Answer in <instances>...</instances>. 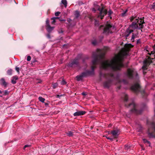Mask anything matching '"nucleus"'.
<instances>
[{"instance_id": "a211bd4d", "label": "nucleus", "mask_w": 155, "mask_h": 155, "mask_svg": "<svg viewBox=\"0 0 155 155\" xmlns=\"http://www.w3.org/2000/svg\"><path fill=\"white\" fill-rule=\"evenodd\" d=\"M123 97H124V101H127L128 100V96L125 93H124L123 95Z\"/></svg>"}, {"instance_id": "603ef678", "label": "nucleus", "mask_w": 155, "mask_h": 155, "mask_svg": "<svg viewBox=\"0 0 155 155\" xmlns=\"http://www.w3.org/2000/svg\"><path fill=\"white\" fill-rule=\"evenodd\" d=\"M119 82L120 83V81H119Z\"/></svg>"}, {"instance_id": "c85d7f7f", "label": "nucleus", "mask_w": 155, "mask_h": 155, "mask_svg": "<svg viewBox=\"0 0 155 155\" xmlns=\"http://www.w3.org/2000/svg\"><path fill=\"white\" fill-rule=\"evenodd\" d=\"M92 44L94 45H96L97 44V41L96 40H94L92 41Z\"/></svg>"}, {"instance_id": "1a4fd4ad", "label": "nucleus", "mask_w": 155, "mask_h": 155, "mask_svg": "<svg viewBox=\"0 0 155 155\" xmlns=\"http://www.w3.org/2000/svg\"><path fill=\"white\" fill-rule=\"evenodd\" d=\"M114 29V28L110 24L107 25L104 29V33L105 34H109L112 32V30Z\"/></svg>"}, {"instance_id": "4468645a", "label": "nucleus", "mask_w": 155, "mask_h": 155, "mask_svg": "<svg viewBox=\"0 0 155 155\" xmlns=\"http://www.w3.org/2000/svg\"><path fill=\"white\" fill-rule=\"evenodd\" d=\"M18 79V77L17 76H15L12 78L11 82L13 84H15L16 83V81Z\"/></svg>"}, {"instance_id": "37998d69", "label": "nucleus", "mask_w": 155, "mask_h": 155, "mask_svg": "<svg viewBox=\"0 0 155 155\" xmlns=\"http://www.w3.org/2000/svg\"><path fill=\"white\" fill-rule=\"evenodd\" d=\"M110 76L111 77H113V74H110Z\"/></svg>"}, {"instance_id": "72a5a7b5", "label": "nucleus", "mask_w": 155, "mask_h": 155, "mask_svg": "<svg viewBox=\"0 0 155 155\" xmlns=\"http://www.w3.org/2000/svg\"><path fill=\"white\" fill-rule=\"evenodd\" d=\"M31 60V57L30 56H28L27 57V60L28 61H30Z\"/></svg>"}, {"instance_id": "9b49d317", "label": "nucleus", "mask_w": 155, "mask_h": 155, "mask_svg": "<svg viewBox=\"0 0 155 155\" xmlns=\"http://www.w3.org/2000/svg\"><path fill=\"white\" fill-rule=\"evenodd\" d=\"M110 134L112 135L114 138H117L120 134L119 130L117 129L112 131Z\"/></svg>"}, {"instance_id": "8fccbe9b", "label": "nucleus", "mask_w": 155, "mask_h": 155, "mask_svg": "<svg viewBox=\"0 0 155 155\" xmlns=\"http://www.w3.org/2000/svg\"><path fill=\"white\" fill-rule=\"evenodd\" d=\"M120 86H119L118 87V88L119 89H120Z\"/></svg>"}, {"instance_id": "c03bdc74", "label": "nucleus", "mask_w": 155, "mask_h": 155, "mask_svg": "<svg viewBox=\"0 0 155 155\" xmlns=\"http://www.w3.org/2000/svg\"><path fill=\"white\" fill-rule=\"evenodd\" d=\"M123 82H124V83H125V84H126V83H127V82H125V80H123Z\"/></svg>"}, {"instance_id": "4c0bfd02", "label": "nucleus", "mask_w": 155, "mask_h": 155, "mask_svg": "<svg viewBox=\"0 0 155 155\" xmlns=\"http://www.w3.org/2000/svg\"><path fill=\"white\" fill-rule=\"evenodd\" d=\"M48 25H49V21L48 19H47L46 21V26H47Z\"/></svg>"}, {"instance_id": "20e7f679", "label": "nucleus", "mask_w": 155, "mask_h": 155, "mask_svg": "<svg viewBox=\"0 0 155 155\" xmlns=\"http://www.w3.org/2000/svg\"><path fill=\"white\" fill-rule=\"evenodd\" d=\"M147 124L149 125L147 133L150 137H155V124L153 122H150L147 120Z\"/></svg>"}, {"instance_id": "2eb2a0df", "label": "nucleus", "mask_w": 155, "mask_h": 155, "mask_svg": "<svg viewBox=\"0 0 155 155\" xmlns=\"http://www.w3.org/2000/svg\"><path fill=\"white\" fill-rule=\"evenodd\" d=\"M48 32H51L54 28V27H51L50 25H48L47 26H46Z\"/></svg>"}, {"instance_id": "3c124183", "label": "nucleus", "mask_w": 155, "mask_h": 155, "mask_svg": "<svg viewBox=\"0 0 155 155\" xmlns=\"http://www.w3.org/2000/svg\"><path fill=\"white\" fill-rule=\"evenodd\" d=\"M0 97H2V96L1 95H0Z\"/></svg>"}, {"instance_id": "412c9836", "label": "nucleus", "mask_w": 155, "mask_h": 155, "mask_svg": "<svg viewBox=\"0 0 155 155\" xmlns=\"http://www.w3.org/2000/svg\"><path fill=\"white\" fill-rule=\"evenodd\" d=\"M8 74L9 75H11L12 74V70L11 69L8 70L7 71Z\"/></svg>"}, {"instance_id": "f3484780", "label": "nucleus", "mask_w": 155, "mask_h": 155, "mask_svg": "<svg viewBox=\"0 0 155 155\" xmlns=\"http://www.w3.org/2000/svg\"><path fill=\"white\" fill-rule=\"evenodd\" d=\"M143 142L144 143L146 144L148 146H150V143L149 141H148L147 140L145 139H143Z\"/></svg>"}, {"instance_id": "7ed1b4c3", "label": "nucleus", "mask_w": 155, "mask_h": 155, "mask_svg": "<svg viewBox=\"0 0 155 155\" xmlns=\"http://www.w3.org/2000/svg\"><path fill=\"white\" fill-rule=\"evenodd\" d=\"M153 51L151 52V54L154 55V58H152V56L147 57V58L144 61L143 65L142 67L143 71V73L145 74L146 73L145 71L147 69L148 67L150 64L155 60V45L153 47Z\"/></svg>"}, {"instance_id": "ddd939ff", "label": "nucleus", "mask_w": 155, "mask_h": 155, "mask_svg": "<svg viewBox=\"0 0 155 155\" xmlns=\"http://www.w3.org/2000/svg\"><path fill=\"white\" fill-rule=\"evenodd\" d=\"M111 81L110 80L106 81L104 82L103 84L104 86L105 87H108L110 84Z\"/></svg>"}, {"instance_id": "79ce46f5", "label": "nucleus", "mask_w": 155, "mask_h": 155, "mask_svg": "<svg viewBox=\"0 0 155 155\" xmlns=\"http://www.w3.org/2000/svg\"><path fill=\"white\" fill-rule=\"evenodd\" d=\"M82 94L83 95H87L86 93L84 92H82Z\"/></svg>"}, {"instance_id": "c9c22d12", "label": "nucleus", "mask_w": 155, "mask_h": 155, "mask_svg": "<svg viewBox=\"0 0 155 155\" xmlns=\"http://www.w3.org/2000/svg\"><path fill=\"white\" fill-rule=\"evenodd\" d=\"M106 138H107V139L108 140H110L111 141H112L113 140V139L114 138L113 137L111 138V137H106Z\"/></svg>"}, {"instance_id": "f03ea898", "label": "nucleus", "mask_w": 155, "mask_h": 155, "mask_svg": "<svg viewBox=\"0 0 155 155\" xmlns=\"http://www.w3.org/2000/svg\"><path fill=\"white\" fill-rule=\"evenodd\" d=\"M130 21L132 22V23L130 25L127 30L128 35L133 32V29H141L143 28V24L144 22L142 19H139L138 17L136 16H132L130 18Z\"/></svg>"}, {"instance_id": "dca6fc26", "label": "nucleus", "mask_w": 155, "mask_h": 155, "mask_svg": "<svg viewBox=\"0 0 155 155\" xmlns=\"http://www.w3.org/2000/svg\"><path fill=\"white\" fill-rule=\"evenodd\" d=\"M1 81L2 83V84L5 87H6L7 85V83L5 81V79L4 78H2L1 80Z\"/></svg>"}, {"instance_id": "f704fd0d", "label": "nucleus", "mask_w": 155, "mask_h": 155, "mask_svg": "<svg viewBox=\"0 0 155 155\" xmlns=\"http://www.w3.org/2000/svg\"><path fill=\"white\" fill-rule=\"evenodd\" d=\"M66 83V82L64 80H63L61 82V84L62 85L65 84Z\"/></svg>"}, {"instance_id": "393cba45", "label": "nucleus", "mask_w": 155, "mask_h": 155, "mask_svg": "<svg viewBox=\"0 0 155 155\" xmlns=\"http://www.w3.org/2000/svg\"><path fill=\"white\" fill-rule=\"evenodd\" d=\"M135 36L136 35H134V33H133L131 39V40L132 42L134 41V39L135 38Z\"/></svg>"}, {"instance_id": "473e14b6", "label": "nucleus", "mask_w": 155, "mask_h": 155, "mask_svg": "<svg viewBox=\"0 0 155 155\" xmlns=\"http://www.w3.org/2000/svg\"><path fill=\"white\" fill-rule=\"evenodd\" d=\"M112 12L111 10H109V11L108 12V14L109 16H110L112 13Z\"/></svg>"}, {"instance_id": "423d86ee", "label": "nucleus", "mask_w": 155, "mask_h": 155, "mask_svg": "<svg viewBox=\"0 0 155 155\" xmlns=\"http://www.w3.org/2000/svg\"><path fill=\"white\" fill-rule=\"evenodd\" d=\"M126 106H127V107H130L132 108V109L131 110V111L132 112L137 114H140L142 112V110H138L137 109V107L136 104L134 102H132L128 106L126 104H125Z\"/></svg>"}, {"instance_id": "a18cd8bd", "label": "nucleus", "mask_w": 155, "mask_h": 155, "mask_svg": "<svg viewBox=\"0 0 155 155\" xmlns=\"http://www.w3.org/2000/svg\"><path fill=\"white\" fill-rule=\"evenodd\" d=\"M3 92V91H0V94H2Z\"/></svg>"}, {"instance_id": "09e8293b", "label": "nucleus", "mask_w": 155, "mask_h": 155, "mask_svg": "<svg viewBox=\"0 0 155 155\" xmlns=\"http://www.w3.org/2000/svg\"><path fill=\"white\" fill-rule=\"evenodd\" d=\"M57 96L58 97H59L60 96V95H57Z\"/></svg>"}, {"instance_id": "b1692460", "label": "nucleus", "mask_w": 155, "mask_h": 155, "mask_svg": "<svg viewBox=\"0 0 155 155\" xmlns=\"http://www.w3.org/2000/svg\"><path fill=\"white\" fill-rule=\"evenodd\" d=\"M67 134L69 137H71L73 135V133L71 131H69Z\"/></svg>"}, {"instance_id": "49530a36", "label": "nucleus", "mask_w": 155, "mask_h": 155, "mask_svg": "<svg viewBox=\"0 0 155 155\" xmlns=\"http://www.w3.org/2000/svg\"><path fill=\"white\" fill-rule=\"evenodd\" d=\"M45 105H48V103H45Z\"/></svg>"}, {"instance_id": "e433bc0d", "label": "nucleus", "mask_w": 155, "mask_h": 155, "mask_svg": "<svg viewBox=\"0 0 155 155\" xmlns=\"http://www.w3.org/2000/svg\"><path fill=\"white\" fill-rule=\"evenodd\" d=\"M15 70L18 74L19 73V68L16 67L15 68Z\"/></svg>"}, {"instance_id": "7c9ffc66", "label": "nucleus", "mask_w": 155, "mask_h": 155, "mask_svg": "<svg viewBox=\"0 0 155 155\" xmlns=\"http://www.w3.org/2000/svg\"><path fill=\"white\" fill-rule=\"evenodd\" d=\"M127 11L126 10L123 13H122L121 14V15L122 16L124 17L126 16V14L127 12Z\"/></svg>"}, {"instance_id": "2f4dec72", "label": "nucleus", "mask_w": 155, "mask_h": 155, "mask_svg": "<svg viewBox=\"0 0 155 155\" xmlns=\"http://www.w3.org/2000/svg\"><path fill=\"white\" fill-rule=\"evenodd\" d=\"M60 14V12H57L55 13V15L56 16H58Z\"/></svg>"}, {"instance_id": "0eeeda50", "label": "nucleus", "mask_w": 155, "mask_h": 155, "mask_svg": "<svg viewBox=\"0 0 155 155\" xmlns=\"http://www.w3.org/2000/svg\"><path fill=\"white\" fill-rule=\"evenodd\" d=\"M104 7L101 4V7H99L98 8V10L100 11V14L98 16V17H100L101 19H102L104 17L105 15L107 12V10L104 9Z\"/></svg>"}, {"instance_id": "cd10ccee", "label": "nucleus", "mask_w": 155, "mask_h": 155, "mask_svg": "<svg viewBox=\"0 0 155 155\" xmlns=\"http://www.w3.org/2000/svg\"><path fill=\"white\" fill-rule=\"evenodd\" d=\"M141 94H142V95H143V96H146L147 95V94L145 93V92L144 91H142L140 92Z\"/></svg>"}, {"instance_id": "58836bf2", "label": "nucleus", "mask_w": 155, "mask_h": 155, "mask_svg": "<svg viewBox=\"0 0 155 155\" xmlns=\"http://www.w3.org/2000/svg\"><path fill=\"white\" fill-rule=\"evenodd\" d=\"M100 77H102V76H103L104 77H106V75L105 74L103 75L101 72L100 73Z\"/></svg>"}, {"instance_id": "4be33fe9", "label": "nucleus", "mask_w": 155, "mask_h": 155, "mask_svg": "<svg viewBox=\"0 0 155 155\" xmlns=\"http://www.w3.org/2000/svg\"><path fill=\"white\" fill-rule=\"evenodd\" d=\"M58 17H54L52 18H51V19L53 20L52 22V24H54L55 22V19H58Z\"/></svg>"}, {"instance_id": "a19ab883", "label": "nucleus", "mask_w": 155, "mask_h": 155, "mask_svg": "<svg viewBox=\"0 0 155 155\" xmlns=\"http://www.w3.org/2000/svg\"><path fill=\"white\" fill-rule=\"evenodd\" d=\"M67 21L69 23H70L71 21V20L70 19V18H68V19H67Z\"/></svg>"}, {"instance_id": "aec40b11", "label": "nucleus", "mask_w": 155, "mask_h": 155, "mask_svg": "<svg viewBox=\"0 0 155 155\" xmlns=\"http://www.w3.org/2000/svg\"><path fill=\"white\" fill-rule=\"evenodd\" d=\"M38 99L39 101L43 103H44L45 101V100L44 98H43L41 97H39L38 98Z\"/></svg>"}, {"instance_id": "9d476101", "label": "nucleus", "mask_w": 155, "mask_h": 155, "mask_svg": "<svg viewBox=\"0 0 155 155\" xmlns=\"http://www.w3.org/2000/svg\"><path fill=\"white\" fill-rule=\"evenodd\" d=\"M131 89L135 93H137L140 91V86L138 83H137L131 87Z\"/></svg>"}, {"instance_id": "f8f14e48", "label": "nucleus", "mask_w": 155, "mask_h": 155, "mask_svg": "<svg viewBox=\"0 0 155 155\" xmlns=\"http://www.w3.org/2000/svg\"><path fill=\"white\" fill-rule=\"evenodd\" d=\"M86 113V112L84 111H78L74 114V115L75 116H79L83 115Z\"/></svg>"}, {"instance_id": "39448f33", "label": "nucleus", "mask_w": 155, "mask_h": 155, "mask_svg": "<svg viewBox=\"0 0 155 155\" xmlns=\"http://www.w3.org/2000/svg\"><path fill=\"white\" fill-rule=\"evenodd\" d=\"M126 75L128 78L132 79L134 78H137L138 74L136 71L134 69L129 68L126 73Z\"/></svg>"}, {"instance_id": "6ab92c4d", "label": "nucleus", "mask_w": 155, "mask_h": 155, "mask_svg": "<svg viewBox=\"0 0 155 155\" xmlns=\"http://www.w3.org/2000/svg\"><path fill=\"white\" fill-rule=\"evenodd\" d=\"M61 3L64 5L65 8L67 7V2L66 0H62Z\"/></svg>"}, {"instance_id": "de8ad7c7", "label": "nucleus", "mask_w": 155, "mask_h": 155, "mask_svg": "<svg viewBox=\"0 0 155 155\" xmlns=\"http://www.w3.org/2000/svg\"><path fill=\"white\" fill-rule=\"evenodd\" d=\"M154 117L155 118V109H154Z\"/></svg>"}, {"instance_id": "bb28decb", "label": "nucleus", "mask_w": 155, "mask_h": 155, "mask_svg": "<svg viewBox=\"0 0 155 155\" xmlns=\"http://www.w3.org/2000/svg\"><path fill=\"white\" fill-rule=\"evenodd\" d=\"M58 86V84L57 83H55L52 84V87L53 88H55Z\"/></svg>"}, {"instance_id": "f257e3e1", "label": "nucleus", "mask_w": 155, "mask_h": 155, "mask_svg": "<svg viewBox=\"0 0 155 155\" xmlns=\"http://www.w3.org/2000/svg\"><path fill=\"white\" fill-rule=\"evenodd\" d=\"M133 46L131 44H125L124 47L121 49L119 54L111 60L105 59L106 51L105 49H97V51L93 52L92 54V57L94 59L92 62L91 70L83 72L81 75L77 76L76 77L77 80L80 81L82 80L84 77L93 74L94 70L97 64H100L101 69H110L114 71L120 70L121 67L124 66L123 62L124 56L128 54L130 48Z\"/></svg>"}, {"instance_id": "5701e85b", "label": "nucleus", "mask_w": 155, "mask_h": 155, "mask_svg": "<svg viewBox=\"0 0 155 155\" xmlns=\"http://www.w3.org/2000/svg\"><path fill=\"white\" fill-rule=\"evenodd\" d=\"M75 15L76 18H78L79 15V13L78 11H77L75 12Z\"/></svg>"}, {"instance_id": "ea45409f", "label": "nucleus", "mask_w": 155, "mask_h": 155, "mask_svg": "<svg viewBox=\"0 0 155 155\" xmlns=\"http://www.w3.org/2000/svg\"><path fill=\"white\" fill-rule=\"evenodd\" d=\"M30 146V145H25L24 146V149H25L27 147H29Z\"/></svg>"}, {"instance_id": "6e6552de", "label": "nucleus", "mask_w": 155, "mask_h": 155, "mask_svg": "<svg viewBox=\"0 0 155 155\" xmlns=\"http://www.w3.org/2000/svg\"><path fill=\"white\" fill-rule=\"evenodd\" d=\"M81 57L82 55H78L77 58L75 59L72 62L68 64V66L69 67H73L77 66L78 64V60L81 58Z\"/></svg>"}, {"instance_id": "a878e982", "label": "nucleus", "mask_w": 155, "mask_h": 155, "mask_svg": "<svg viewBox=\"0 0 155 155\" xmlns=\"http://www.w3.org/2000/svg\"><path fill=\"white\" fill-rule=\"evenodd\" d=\"M3 92L4 93V95H8L9 93V92L7 90H5L4 91H3Z\"/></svg>"}, {"instance_id": "c756f323", "label": "nucleus", "mask_w": 155, "mask_h": 155, "mask_svg": "<svg viewBox=\"0 0 155 155\" xmlns=\"http://www.w3.org/2000/svg\"><path fill=\"white\" fill-rule=\"evenodd\" d=\"M151 8L155 10V2L153 3L152 5Z\"/></svg>"}]
</instances>
